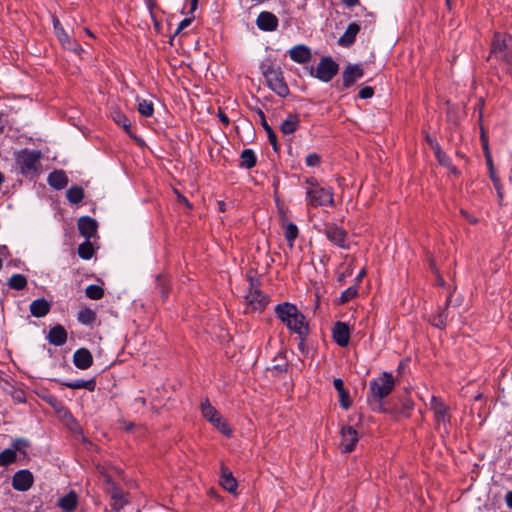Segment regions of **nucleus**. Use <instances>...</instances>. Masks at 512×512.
<instances>
[{
    "label": "nucleus",
    "mask_w": 512,
    "mask_h": 512,
    "mask_svg": "<svg viewBox=\"0 0 512 512\" xmlns=\"http://www.w3.org/2000/svg\"><path fill=\"white\" fill-rule=\"evenodd\" d=\"M274 311L280 321L291 332L298 334L300 337H305L308 334V323L296 305L283 302L278 304Z\"/></svg>",
    "instance_id": "f257e3e1"
},
{
    "label": "nucleus",
    "mask_w": 512,
    "mask_h": 512,
    "mask_svg": "<svg viewBox=\"0 0 512 512\" xmlns=\"http://www.w3.org/2000/svg\"><path fill=\"white\" fill-rule=\"evenodd\" d=\"M495 58L503 61L507 70L512 68V36L505 33H495L488 59Z\"/></svg>",
    "instance_id": "f03ea898"
},
{
    "label": "nucleus",
    "mask_w": 512,
    "mask_h": 512,
    "mask_svg": "<svg viewBox=\"0 0 512 512\" xmlns=\"http://www.w3.org/2000/svg\"><path fill=\"white\" fill-rule=\"evenodd\" d=\"M395 379L389 372H382L377 378L370 381L369 397L380 402L394 389Z\"/></svg>",
    "instance_id": "7ed1b4c3"
},
{
    "label": "nucleus",
    "mask_w": 512,
    "mask_h": 512,
    "mask_svg": "<svg viewBox=\"0 0 512 512\" xmlns=\"http://www.w3.org/2000/svg\"><path fill=\"white\" fill-rule=\"evenodd\" d=\"M262 68L268 87L278 96L286 97L289 94V88L285 82L281 67L268 65Z\"/></svg>",
    "instance_id": "20e7f679"
},
{
    "label": "nucleus",
    "mask_w": 512,
    "mask_h": 512,
    "mask_svg": "<svg viewBox=\"0 0 512 512\" xmlns=\"http://www.w3.org/2000/svg\"><path fill=\"white\" fill-rule=\"evenodd\" d=\"M42 154L38 150H21L17 157L16 163L23 175H34L40 167V158Z\"/></svg>",
    "instance_id": "39448f33"
},
{
    "label": "nucleus",
    "mask_w": 512,
    "mask_h": 512,
    "mask_svg": "<svg viewBox=\"0 0 512 512\" xmlns=\"http://www.w3.org/2000/svg\"><path fill=\"white\" fill-rule=\"evenodd\" d=\"M306 202L308 206L320 207L325 205H334L333 191L331 188L315 187L306 189Z\"/></svg>",
    "instance_id": "423d86ee"
},
{
    "label": "nucleus",
    "mask_w": 512,
    "mask_h": 512,
    "mask_svg": "<svg viewBox=\"0 0 512 512\" xmlns=\"http://www.w3.org/2000/svg\"><path fill=\"white\" fill-rule=\"evenodd\" d=\"M201 413L205 419L223 434H231V429L228 424L222 419L220 413L211 405L208 399L201 403Z\"/></svg>",
    "instance_id": "0eeeda50"
},
{
    "label": "nucleus",
    "mask_w": 512,
    "mask_h": 512,
    "mask_svg": "<svg viewBox=\"0 0 512 512\" xmlns=\"http://www.w3.org/2000/svg\"><path fill=\"white\" fill-rule=\"evenodd\" d=\"M338 71V63L330 57H324L318 63L315 72L311 71V75L322 82H329L337 75Z\"/></svg>",
    "instance_id": "6e6552de"
},
{
    "label": "nucleus",
    "mask_w": 512,
    "mask_h": 512,
    "mask_svg": "<svg viewBox=\"0 0 512 512\" xmlns=\"http://www.w3.org/2000/svg\"><path fill=\"white\" fill-rule=\"evenodd\" d=\"M323 233L334 245L342 249H349L348 234L343 228L335 224L328 223L325 224Z\"/></svg>",
    "instance_id": "1a4fd4ad"
},
{
    "label": "nucleus",
    "mask_w": 512,
    "mask_h": 512,
    "mask_svg": "<svg viewBox=\"0 0 512 512\" xmlns=\"http://www.w3.org/2000/svg\"><path fill=\"white\" fill-rule=\"evenodd\" d=\"M53 23H54V29H55L56 36H57L59 42L61 43V45L67 50L73 51L76 54H80L83 51L80 44H78L74 39H72L66 33V31L61 26L58 19L54 18Z\"/></svg>",
    "instance_id": "9d476101"
},
{
    "label": "nucleus",
    "mask_w": 512,
    "mask_h": 512,
    "mask_svg": "<svg viewBox=\"0 0 512 512\" xmlns=\"http://www.w3.org/2000/svg\"><path fill=\"white\" fill-rule=\"evenodd\" d=\"M247 310L262 311L268 304V297L259 289H252L245 296Z\"/></svg>",
    "instance_id": "9b49d317"
},
{
    "label": "nucleus",
    "mask_w": 512,
    "mask_h": 512,
    "mask_svg": "<svg viewBox=\"0 0 512 512\" xmlns=\"http://www.w3.org/2000/svg\"><path fill=\"white\" fill-rule=\"evenodd\" d=\"M341 442L340 448L345 453H350L354 450L359 436L357 431L352 426H344L340 431Z\"/></svg>",
    "instance_id": "f8f14e48"
},
{
    "label": "nucleus",
    "mask_w": 512,
    "mask_h": 512,
    "mask_svg": "<svg viewBox=\"0 0 512 512\" xmlns=\"http://www.w3.org/2000/svg\"><path fill=\"white\" fill-rule=\"evenodd\" d=\"M34 478L29 470H19L12 477V487L17 491H27L33 485Z\"/></svg>",
    "instance_id": "ddd939ff"
},
{
    "label": "nucleus",
    "mask_w": 512,
    "mask_h": 512,
    "mask_svg": "<svg viewBox=\"0 0 512 512\" xmlns=\"http://www.w3.org/2000/svg\"><path fill=\"white\" fill-rule=\"evenodd\" d=\"M363 75L364 70L360 65H348L342 72V89H347L351 87Z\"/></svg>",
    "instance_id": "4468645a"
},
{
    "label": "nucleus",
    "mask_w": 512,
    "mask_h": 512,
    "mask_svg": "<svg viewBox=\"0 0 512 512\" xmlns=\"http://www.w3.org/2000/svg\"><path fill=\"white\" fill-rule=\"evenodd\" d=\"M256 25L262 31L272 32L278 27V19L273 13L263 11L258 15Z\"/></svg>",
    "instance_id": "2eb2a0df"
},
{
    "label": "nucleus",
    "mask_w": 512,
    "mask_h": 512,
    "mask_svg": "<svg viewBox=\"0 0 512 512\" xmlns=\"http://www.w3.org/2000/svg\"><path fill=\"white\" fill-rule=\"evenodd\" d=\"M333 339L340 347H346L350 340V330L348 324L336 322L332 329Z\"/></svg>",
    "instance_id": "dca6fc26"
},
{
    "label": "nucleus",
    "mask_w": 512,
    "mask_h": 512,
    "mask_svg": "<svg viewBox=\"0 0 512 512\" xmlns=\"http://www.w3.org/2000/svg\"><path fill=\"white\" fill-rule=\"evenodd\" d=\"M430 408L432 409L434 417L438 423L442 422L445 424L449 421L448 407L440 398L432 396Z\"/></svg>",
    "instance_id": "f3484780"
},
{
    "label": "nucleus",
    "mask_w": 512,
    "mask_h": 512,
    "mask_svg": "<svg viewBox=\"0 0 512 512\" xmlns=\"http://www.w3.org/2000/svg\"><path fill=\"white\" fill-rule=\"evenodd\" d=\"M74 365L81 370L90 368L93 364V357L91 352L86 348H80L74 352L73 355Z\"/></svg>",
    "instance_id": "a211bd4d"
},
{
    "label": "nucleus",
    "mask_w": 512,
    "mask_h": 512,
    "mask_svg": "<svg viewBox=\"0 0 512 512\" xmlns=\"http://www.w3.org/2000/svg\"><path fill=\"white\" fill-rule=\"evenodd\" d=\"M78 229L82 236L90 240L97 232V222L88 216L81 217L78 220Z\"/></svg>",
    "instance_id": "6ab92c4d"
},
{
    "label": "nucleus",
    "mask_w": 512,
    "mask_h": 512,
    "mask_svg": "<svg viewBox=\"0 0 512 512\" xmlns=\"http://www.w3.org/2000/svg\"><path fill=\"white\" fill-rule=\"evenodd\" d=\"M288 53L290 58L296 63L303 64L311 59V50L303 44L292 47Z\"/></svg>",
    "instance_id": "aec40b11"
},
{
    "label": "nucleus",
    "mask_w": 512,
    "mask_h": 512,
    "mask_svg": "<svg viewBox=\"0 0 512 512\" xmlns=\"http://www.w3.org/2000/svg\"><path fill=\"white\" fill-rule=\"evenodd\" d=\"M220 484L228 492L236 493L238 486L237 481L232 472L224 464L221 465Z\"/></svg>",
    "instance_id": "412c9836"
},
{
    "label": "nucleus",
    "mask_w": 512,
    "mask_h": 512,
    "mask_svg": "<svg viewBox=\"0 0 512 512\" xmlns=\"http://www.w3.org/2000/svg\"><path fill=\"white\" fill-rule=\"evenodd\" d=\"M47 340L55 346H62L67 341V332L61 325L52 327L48 333Z\"/></svg>",
    "instance_id": "4be33fe9"
},
{
    "label": "nucleus",
    "mask_w": 512,
    "mask_h": 512,
    "mask_svg": "<svg viewBox=\"0 0 512 512\" xmlns=\"http://www.w3.org/2000/svg\"><path fill=\"white\" fill-rule=\"evenodd\" d=\"M359 30L360 26L357 23H350L344 34L338 39V44L342 47L351 46L355 42Z\"/></svg>",
    "instance_id": "5701e85b"
},
{
    "label": "nucleus",
    "mask_w": 512,
    "mask_h": 512,
    "mask_svg": "<svg viewBox=\"0 0 512 512\" xmlns=\"http://www.w3.org/2000/svg\"><path fill=\"white\" fill-rule=\"evenodd\" d=\"M47 182L54 189L61 190L68 184V178L63 170H55L49 174Z\"/></svg>",
    "instance_id": "b1692460"
},
{
    "label": "nucleus",
    "mask_w": 512,
    "mask_h": 512,
    "mask_svg": "<svg viewBox=\"0 0 512 512\" xmlns=\"http://www.w3.org/2000/svg\"><path fill=\"white\" fill-rule=\"evenodd\" d=\"M50 308V303L44 298L36 299L30 304V312L37 318L46 316L49 313Z\"/></svg>",
    "instance_id": "393cba45"
},
{
    "label": "nucleus",
    "mask_w": 512,
    "mask_h": 512,
    "mask_svg": "<svg viewBox=\"0 0 512 512\" xmlns=\"http://www.w3.org/2000/svg\"><path fill=\"white\" fill-rule=\"evenodd\" d=\"M78 504V495L74 491H70L67 495L59 498L58 507L64 512H72Z\"/></svg>",
    "instance_id": "a878e982"
},
{
    "label": "nucleus",
    "mask_w": 512,
    "mask_h": 512,
    "mask_svg": "<svg viewBox=\"0 0 512 512\" xmlns=\"http://www.w3.org/2000/svg\"><path fill=\"white\" fill-rule=\"evenodd\" d=\"M300 119L297 114H289L281 123L280 130L284 135L294 133L299 127Z\"/></svg>",
    "instance_id": "bb28decb"
},
{
    "label": "nucleus",
    "mask_w": 512,
    "mask_h": 512,
    "mask_svg": "<svg viewBox=\"0 0 512 512\" xmlns=\"http://www.w3.org/2000/svg\"><path fill=\"white\" fill-rule=\"evenodd\" d=\"M62 385L70 389H86L90 392H93L96 388V381L95 379H77L74 381L63 382Z\"/></svg>",
    "instance_id": "cd10ccee"
},
{
    "label": "nucleus",
    "mask_w": 512,
    "mask_h": 512,
    "mask_svg": "<svg viewBox=\"0 0 512 512\" xmlns=\"http://www.w3.org/2000/svg\"><path fill=\"white\" fill-rule=\"evenodd\" d=\"M241 167H244L246 169H251L256 165V155L253 150L251 149H245L241 153Z\"/></svg>",
    "instance_id": "c85d7f7f"
},
{
    "label": "nucleus",
    "mask_w": 512,
    "mask_h": 512,
    "mask_svg": "<svg viewBox=\"0 0 512 512\" xmlns=\"http://www.w3.org/2000/svg\"><path fill=\"white\" fill-rule=\"evenodd\" d=\"M17 459V454L12 447L4 449L0 453V467H7L14 463Z\"/></svg>",
    "instance_id": "c756f323"
},
{
    "label": "nucleus",
    "mask_w": 512,
    "mask_h": 512,
    "mask_svg": "<svg viewBox=\"0 0 512 512\" xmlns=\"http://www.w3.org/2000/svg\"><path fill=\"white\" fill-rule=\"evenodd\" d=\"M67 199L73 204L80 203L84 198V191L79 186H72L66 192Z\"/></svg>",
    "instance_id": "7c9ffc66"
},
{
    "label": "nucleus",
    "mask_w": 512,
    "mask_h": 512,
    "mask_svg": "<svg viewBox=\"0 0 512 512\" xmlns=\"http://www.w3.org/2000/svg\"><path fill=\"white\" fill-rule=\"evenodd\" d=\"M77 319L84 325H91L96 320V313L90 308H84L78 312Z\"/></svg>",
    "instance_id": "2f4dec72"
},
{
    "label": "nucleus",
    "mask_w": 512,
    "mask_h": 512,
    "mask_svg": "<svg viewBox=\"0 0 512 512\" xmlns=\"http://www.w3.org/2000/svg\"><path fill=\"white\" fill-rule=\"evenodd\" d=\"M8 285L12 289L22 290L27 285V279L22 274H13L8 280Z\"/></svg>",
    "instance_id": "473e14b6"
},
{
    "label": "nucleus",
    "mask_w": 512,
    "mask_h": 512,
    "mask_svg": "<svg viewBox=\"0 0 512 512\" xmlns=\"http://www.w3.org/2000/svg\"><path fill=\"white\" fill-rule=\"evenodd\" d=\"M260 116L262 118V126L265 129V131L267 132L269 142L272 145L273 150L277 152L279 149L278 143H277V136H276L275 132L272 130V128L266 122L263 112H260Z\"/></svg>",
    "instance_id": "72a5a7b5"
},
{
    "label": "nucleus",
    "mask_w": 512,
    "mask_h": 512,
    "mask_svg": "<svg viewBox=\"0 0 512 512\" xmlns=\"http://www.w3.org/2000/svg\"><path fill=\"white\" fill-rule=\"evenodd\" d=\"M138 112L144 117H151L154 113L153 103L149 100L142 99L138 102Z\"/></svg>",
    "instance_id": "f704fd0d"
},
{
    "label": "nucleus",
    "mask_w": 512,
    "mask_h": 512,
    "mask_svg": "<svg viewBox=\"0 0 512 512\" xmlns=\"http://www.w3.org/2000/svg\"><path fill=\"white\" fill-rule=\"evenodd\" d=\"M298 228L294 223H287L285 225V238L290 247L293 246L295 239L298 237Z\"/></svg>",
    "instance_id": "c9c22d12"
},
{
    "label": "nucleus",
    "mask_w": 512,
    "mask_h": 512,
    "mask_svg": "<svg viewBox=\"0 0 512 512\" xmlns=\"http://www.w3.org/2000/svg\"><path fill=\"white\" fill-rule=\"evenodd\" d=\"M85 294L92 300H99L104 296V290L98 285H89L85 289Z\"/></svg>",
    "instance_id": "e433bc0d"
},
{
    "label": "nucleus",
    "mask_w": 512,
    "mask_h": 512,
    "mask_svg": "<svg viewBox=\"0 0 512 512\" xmlns=\"http://www.w3.org/2000/svg\"><path fill=\"white\" fill-rule=\"evenodd\" d=\"M78 254L82 259L88 260L93 255V247L89 240L78 246Z\"/></svg>",
    "instance_id": "4c0bfd02"
},
{
    "label": "nucleus",
    "mask_w": 512,
    "mask_h": 512,
    "mask_svg": "<svg viewBox=\"0 0 512 512\" xmlns=\"http://www.w3.org/2000/svg\"><path fill=\"white\" fill-rule=\"evenodd\" d=\"M156 283H157L156 288L159 290L162 297L166 298L169 294V288H168L169 280L165 276L158 275L156 277Z\"/></svg>",
    "instance_id": "58836bf2"
},
{
    "label": "nucleus",
    "mask_w": 512,
    "mask_h": 512,
    "mask_svg": "<svg viewBox=\"0 0 512 512\" xmlns=\"http://www.w3.org/2000/svg\"><path fill=\"white\" fill-rule=\"evenodd\" d=\"M29 445H30V443L27 439L16 438L13 440L11 447L13 448V450H15L16 453L19 452L25 456L26 449L29 447Z\"/></svg>",
    "instance_id": "ea45409f"
},
{
    "label": "nucleus",
    "mask_w": 512,
    "mask_h": 512,
    "mask_svg": "<svg viewBox=\"0 0 512 512\" xmlns=\"http://www.w3.org/2000/svg\"><path fill=\"white\" fill-rule=\"evenodd\" d=\"M357 293H358V289L356 286H351V287L347 288L341 294V297H340L341 303H346V302L350 301L351 299L356 297Z\"/></svg>",
    "instance_id": "a19ab883"
},
{
    "label": "nucleus",
    "mask_w": 512,
    "mask_h": 512,
    "mask_svg": "<svg viewBox=\"0 0 512 512\" xmlns=\"http://www.w3.org/2000/svg\"><path fill=\"white\" fill-rule=\"evenodd\" d=\"M340 404L344 409H348L351 405V401L349 400V393L345 389L343 392H339Z\"/></svg>",
    "instance_id": "79ce46f5"
},
{
    "label": "nucleus",
    "mask_w": 512,
    "mask_h": 512,
    "mask_svg": "<svg viewBox=\"0 0 512 512\" xmlns=\"http://www.w3.org/2000/svg\"><path fill=\"white\" fill-rule=\"evenodd\" d=\"M306 164L310 167H315L320 164V156L316 153H311L306 157Z\"/></svg>",
    "instance_id": "37998d69"
},
{
    "label": "nucleus",
    "mask_w": 512,
    "mask_h": 512,
    "mask_svg": "<svg viewBox=\"0 0 512 512\" xmlns=\"http://www.w3.org/2000/svg\"><path fill=\"white\" fill-rule=\"evenodd\" d=\"M113 500H114V502L112 504V508L115 511H120L124 507V505L126 503V501L123 499V497L120 496V495H117V494H115L113 496Z\"/></svg>",
    "instance_id": "c03bdc74"
},
{
    "label": "nucleus",
    "mask_w": 512,
    "mask_h": 512,
    "mask_svg": "<svg viewBox=\"0 0 512 512\" xmlns=\"http://www.w3.org/2000/svg\"><path fill=\"white\" fill-rule=\"evenodd\" d=\"M446 319H447V315L443 311L433 318V325L436 327L442 328L445 326Z\"/></svg>",
    "instance_id": "a18cd8bd"
},
{
    "label": "nucleus",
    "mask_w": 512,
    "mask_h": 512,
    "mask_svg": "<svg viewBox=\"0 0 512 512\" xmlns=\"http://www.w3.org/2000/svg\"><path fill=\"white\" fill-rule=\"evenodd\" d=\"M112 119L115 121V123H117L118 125H121L122 122H125L126 120H128L127 116L125 114H123L121 111L119 110H115L112 112Z\"/></svg>",
    "instance_id": "49530a36"
},
{
    "label": "nucleus",
    "mask_w": 512,
    "mask_h": 512,
    "mask_svg": "<svg viewBox=\"0 0 512 512\" xmlns=\"http://www.w3.org/2000/svg\"><path fill=\"white\" fill-rule=\"evenodd\" d=\"M374 90L370 86H365L359 91V97L361 99H369L373 96Z\"/></svg>",
    "instance_id": "de8ad7c7"
},
{
    "label": "nucleus",
    "mask_w": 512,
    "mask_h": 512,
    "mask_svg": "<svg viewBox=\"0 0 512 512\" xmlns=\"http://www.w3.org/2000/svg\"><path fill=\"white\" fill-rule=\"evenodd\" d=\"M430 266H431V269L433 270V272L436 274V281H437V284H438L439 286H442V287H443V286L445 285V281H444L443 277L440 275V273H439L438 269L435 267V265H434V262H433V261H431Z\"/></svg>",
    "instance_id": "09e8293b"
},
{
    "label": "nucleus",
    "mask_w": 512,
    "mask_h": 512,
    "mask_svg": "<svg viewBox=\"0 0 512 512\" xmlns=\"http://www.w3.org/2000/svg\"><path fill=\"white\" fill-rule=\"evenodd\" d=\"M175 194L177 196L178 203L184 204L187 208L192 209L191 203L188 201V199L183 196L179 191L175 190Z\"/></svg>",
    "instance_id": "8fccbe9b"
},
{
    "label": "nucleus",
    "mask_w": 512,
    "mask_h": 512,
    "mask_svg": "<svg viewBox=\"0 0 512 512\" xmlns=\"http://www.w3.org/2000/svg\"><path fill=\"white\" fill-rule=\"evenodd\" d=\"M434 152H435V155H436V158L438 159V161L440 163H445V154L442 152L440 146L438 143H435V149H434Z\"/></svg>",
    "instance_id": "3c124183"
},
{
    "label": "nucleus",
    "mask_w": 512,
    "mask_h": 512,
    "mask_svg": "<svg viewBox=\"0 0 512 512\" xmlns=\"http://www.w3.org/2000/svg\"><path fill=\"white\" fill-rule=\"evenodd\" d=\"M333 385H334L335 389L338 391V393L343 392L345 390L344 382L340 378L334 379Z\"/></svg>",
    "instance_id": "603ef678"
},
{
    "label": "nucleus",
    "mask_w": 512,
    "mask_h": 512,
    "mask_svg": "<svg viewBox=\"0 0 512 512\" xmlns=\"http://www.w3.org/2000/svg\"><path fill=\"white\" fill-rule=\"evenodd\" d=\"M190 23H191V19H189V18H185V19H183V20L179 23V25H178V28H177V31H176V32L178 33V32H180L181 30L185 29L186 27H188V26L190 25Z\"/></svg>",
    "instance_id": "864d4df0"
},
{
    "label": "nucleus",
    "mask_w": 512,
    "mask_h": 512,
    "mask_svg": "<svg viewBox=\"0 0 512 512\" xmlns=\"http://www.w3.org/2000/svg\"><path fill=\"white\" fill-rule=\"evenodd\" d=\"M218 117H219L220 121L225 126H228L230 124V120H229L228 116L224 112H222L221 110H219V112H218Z\"/></svg>",
    "instance_id": "5fc2aeb1"
},
{
    "label": "nucleus",
    "mask_w": 512,
    "mask_h": 512,
    "mask_svg": "<svg viewBox=\"0 0 512 512\" xmlns=\"http://www.w3.org/2000/svg\"><path fill=\"white\" fill-rule=\"evenodd\" d=\"M306 183L308 185L306 189H313L315 187H321L315 178H308L306 180Z\"/></svg>",
    "instance_id": "6e6d98bb"
},
{
    "label": "nucleus",
    "mask_w": 512,
    "mask_h": 512,
    "mask_svg": "<svg viewBox=\"0 0 512 512\" xmlns=\"http://www.w3.org/2000/svg\"><path fill=\"white\" fill-rule=\"evenodd\" d=\"M124 128V130L129 134L131 135V122L130 120H126L125 122H122V124L120 125Z\"/></svg>",
    "instance_id": "4d7b16f0"
},
{
    "label": "nucleus",
    "mask_w": 512,
    "mask_h": 512,
    "mask_svg": "<svg viewBox=\"0 0 512 512\" xmlns=\"http://www.w3.org/2000/svg\"><path fill=\"white\" fill-rule=\"evenodd\" d=\"M342 3L347 7H354L359 4V0H342Z\"/></svg>",
    "instance_id": "13d9d810"
},
{
    "label": "nucleus",
    "mask_w": 512,
    "mask_h": 512,
    "mask_svg": "<svg viewBox=\"0 0 512 512\" xmlns=\"http://www.w3.org/2000/svg\"><path fill=\"white\" fill-rule=\"evenodd\" d=\"M492 180H493V182H494V184H495V186H496V189H497V191H498V196H499V198H502V197H503V195H502V192H501V190H500V186H499V181H498V179H497V178H495L494 176H492Z\"/></svg>",
    "instance_id": "bf43d9fd"
},
{
    "label": "nucleus",
    "mask_w": 512,
    "mask_h": 512,
    "mask_svg": "<svg viewBox=\"0 0 512 512\" xmlns=\"http://www.w3.org/2000/svg\"><path fill=\"white\" fill-rule=\"evenodd\" d=\"M506 504L509 508H512V491L506 494Z\"/></svg>",
    "instance_id": "052dcab7"
},
{
    "label": "nucleus",
    "mask_w": 512,
    "mask_h": 512,
    "mask_svg": "<svg viewBox=\"0 0 512 512\" xmlns=\"http://www.w3.org/2000/svg\"><path fill=\"white\" fill-rule=\"evenodd\" d=\"M426 140L427 142L429 143V145L433 148V150L435 149V143H438L435 139H433L432 137L430 136H426Z\"/></svg>",
    "instance_id": "680f3d73"
},
{
    "label": "nucleus",
    "mask_w": 512,
    "mask_h": 512,
    "mask_svg": "<svg viewBox=\"0 0 512 512\" xmlns=\"http://www.w3.org/2000/svg\"><path fill=\"white\" fill-rule=\"evenodd\" d=\"M5 126H6V120L0 114V133H2L4 131Z\"/></svg>",
    "instance_id": "e2e57ef3"
},
{
    "label": "nucleus",
    "mask_w": 512,
    "mask_h": 512,
    "mask_svg": "<svg viewBox=\"0 0 512 512\" xmlns=\"http://www.w3.org/2000/svg\"><path fill=\"white\" fill-rule=\"evenodd\" d=\"M135 402L136 403H139L141 406H145L146 405V399L144 397H138L135 399Z\"/></svg>",
    "instance_id": "0e129e2a"
},
{
    "label": "nucleus",
    "mask_w": 512,
    "mask_h": 512,
    "mask_svg": "<svg viewBox=\"0 0 512 512\" xmlns=\"http://www.w3.org/2000/svg\"><path fill=\"white\" fill-rule=\"evenodd\" d=\"M364 275H365V270L363 269V270H361V271H360V273L358 274V276H357V278H356V279H357V281H360Z\"/></svg>",
    "instance_id": "69168bd1"
},
{
    "label": "nucleus",
    "mask_w": 512,
    "mask_h": 512,
    "mask_svg": "<svg viewBox=\"0 0 512 512\" xmlns=\"http://www.w3.org/2000/svg\"><path fill=\"white\" fill-rule=\"evenodd\" d=\"M197 6V0H191V10H195Z\"/></svg>",
    "instance_id": "338daca9"
},
{
    "label": "nucleus",
    "mask_w": 512,
    "mask_h": 512,
    "mask_svg": "<svg viewBox=\"0 0 512 512\" xmlns=\"http://www.w3.org/2000/svg\"><path fill=\"white\" fill-rule=\"evenodd\" d=\"M85 32L87 35H89L90 37H93L94 35L92 34V32L89 30V29H85Z\"/></svg>",
    "instance_id": "774afa93"
}]
</instances>
